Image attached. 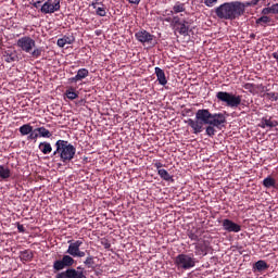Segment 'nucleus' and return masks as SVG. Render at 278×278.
<instances>
[{
  "mask_svg": "<svg viewBox=\"0 0 278 278\" xmlns=\"http://www.w3.org/2000/svg\"><path fill=\"white\" fill-rule=\"evenodd\" d=\"M135 38L141 45H148L149 47H155V45H157V38L155 37V35L149 33L143 28L135 33Z\"/></svg>",
  "mask_w": 278,
  "mask_h": 278,
  "instance_id": "7",
  "label": "nucleus"
},
{
  "mask_svg": "<svg viewBox=\"0 0 278 278\" xmlns=\"http://www.w3.org/2000/svg\"><path fill=\"white\" fill-rule=\"evenodd\" d=\"M271 14H278V3L271 5Z\"/></svg>",
  "mask_w": 278,
  "mask_h": 278,
  "instance_id": "43",
  "label": "nucleus"
},
{
  "mask_svg": "<svg viewBox=\"0 0 278 278\" xmlns=\"http://www.w3.org/2000/svg\"><path fill=\"white\" fill-rule=\"evenodd\" d=\"M17 230L20 231V233H25V226H23L22 224H18Z\"/></svg>",
  "mask_w": 278,
  "mask_h": 278,
  "instance_id": "44",
  "label": "nucleus"
},
{
  "mask_svg": "<svg viewBox=\"0 0 278 278\" xmlns=\"http://www.w3.org/2000/svg\"><path fill=\"white\" fill-rule=\"evenodd\" d=\"M154 73H155L156 79L161 86H166V84H168V80L166 79V73H164V70H162L160 67H155Z\"/></svg>",
  "mask_w": 278,
  "mask_h": 278,
  "instance_id": "15",
  "label": "nucleus"
},
{
  "mask_svg": "<svg viewBox=\"0 0 278 278\" xmlns=\"http://www.w3.org/2000/svg\"><path fill=\"white\" fill-rule=\"evenodd\" d=\"M88 75H90V72L87 68H80L76 74V78H78V81H81L83 79H86Z\"/></svg>",
  "mask_w": 278,
  "mask_h": 278,
  "instance_id": "29",
  "label": "nucleus"
},
{
  "mask_svg": "<svg viewBox=\"0 0 278 278\" xmlns=\"http://www.w3.org/2000/svg\"><path fill=\"white\" fill-rule=\"evenodd\" d=\"M268 268H270L268 263H266L264 260H261L253 264L252 270L253 273H264L265 270H268Z\"/></svg>",
  "mask_w": 278,
  "mask_h": 278,
  "instance_id": "14",
  "label": "nucleus"
},
{
  "mask_svg": "<svg viewBox=\"0 0 278 278\" xmlns=\"http://www.w3.org/2000/svg\"><path fill=\"white\" fill-rule=\"evenodd\" d=\"M271 55H273L274 60H276V62H277V64H278V53H277V52H274Z\"/></svg>",
  "mask_w": 278,
  "mask_h": 278,
  "instance_id": "49",
  "label": "nucleus"
},
{
  "mask_svg": "<svg viewBox=\"0 0 278 278\" xmlns=\"http://www.w3.org/2000/svg\"><path fill=\"white\" fill-rule=\"evenodd\" d=\"M85 266L87 268H93L94 267V256L88 255L86 260L84 261Z\"/></svg>",
  "mask_w": 278,
  "mask_h": 278,
  "instance_id": "31",
  "label": "nucleus"
},
{
  "mask_svg": "<svg viewBox=\"0 0 278 278\" xmlns=\"http://www.w3.org/2000/svg\"><path fill=\"white\" fill-rule=\"evenodd\" d=\"M187 236L193 242H199V238H201V229L192 227L187 231Z\"/></svg>",
  "mask_w": 278,
  "mask_h": 278,
  "instance_id": "18",
  "label": "nucleus"
},
{
  "mask_svg": "<svg viewBox=\"0 0 278 278\" xmlns=\"http://www.w3.org/2000/svg\"><path fill=\"white\" fill-rule=\"evenodd\" d=\"M173 12L175 14H179L181 12H186V4L181 2H176L175 5L173 7Z\"/></svg>",
  "mask_w": 278,
  "mask_h": 278,
  "instance_id": "30",
  "label": "nucleus"
},
{
  "mask_svg": "<svg viewBox=\"0 0 278 278\" xmlns=\"http://www.w3.org/2000/svg\"><path fill=\"white\" fill-rule=\"evenodd\" d=\"M16 47L24 53H31L36 47V40L29 36H24L16 41Z\"/></svg>",
  "mask_w": 278,
  "mask_h": 278,
  "instance_id": "8",
  "label": "nucleus"
},
{
  "mask_svg": "<svg viewBox=\"0 0 278 278\" xmlns=\"http://www.w3.org/2000/svg\"><path fill=\"white\" fill-rule=\"evenodd\" d=\"M76 270H83V269H81V266H78Z\"/></svg>",
  "mask_w": 278,
  "mask_h": 278,
  "instance_id": "52",
  "label": "nucleus"
},
{
  "mask_svg": "<svg viewBox=\"0 0 278 278\" xmlns=\"http://www.w3.org/2000/svg\"><path fill=\"white\" fill-rule=\"evenodd\" d=\"M260 127H262V129H266V127H277V122H273L270 117H263Z\"/></svg>",
  "mask_w": 278,
  "mask_h": 278,
  "instance_id": "24",
  "label": "nucleus"
},
{
  "mask_svg": "<svg viewBox=\"0 0 278 278\" xmlns=\"http://www.w3.org/2000/svg\"><path fill=\"white\" fill-rule=\"evenodd\" d=\"M10 177H12V172L10 170V167L0 165V180L7 181V179H10Z\"/></svg>",
  "mask_w": 278,
  "mask_h": 278,
  "instance_id": "21",
  "label": "nucleus"
},
{
  "mask_svg": "<svg viewBox=\"0 0 278 278\" xmlns=\"http://www.w3.org/2000/svg\"><path fill=\"white\" fill-rule=\"evenodd\" d=\"M265 97L269 99V101H278V93L275 92H267Z\"/></svg>",
  "mask_w": 278,
  "mask_h": 278,
  "instance_id": "35",
  "label": "nucleus"
},
{
  "mask_svg": "<svg viewBox=\"0 0 278 278\" xmlns=\"http://www.w3.org/2000/svg\"><path fill=\"white\" fill-rule=\"evenodd\" d=\"M60 2H55L52 0H47L40 8V12L42 14H55V12H60Z\"/></svg>",
  "mask_w": 278,
  "mask_h": 278,
  "instance_id": "10",
  "label": "nucleus"
},
{
  "mask_svg": "<svg viewBox=\"0 0 278 278\" xmlns=\"http://www.w3.org/2000/svg\"><path fill=\"white\" fill-rule=\"evenodd\" d=\"M175 266L180 270H190L197 266V258L194 254H178L174 260Z\"/></svg>",
  "mask_w": 278,
  "mask_h": 278,
  "instance_id": "6",
  "label": "nucleus"
},
{
  "mask_svg": "<svg viewBox=\"0 0 278 278\" xmlns=\"http://www.w3.org/2000/svg\"><path fill=\"white\" fill-rule=\"evenodd\" d=\"M35 131H38L40 138H51V136H53V134H51V131L43 126L36 128Z\"/></svg>",
  "mask_w": 278,
  "mask_h": 278,
  "instance_id": "28",
  "label": "nucleus"
},
{
  "mask_svg": "<svg viewBox=\"0 0 278 278\" xmlns=\"http://www.w3.org/2000/svg\"><path fill=\"white\" fill-rule=\"evenodd\" d=\"M129 3H132L134 5H138L140 3V0H128Z\"/></svg>",
  "mask_w": 278,
  "mask_h": 278,
  "instance_id": "47",
  "label": "nucleus"
},
{
  "mask_svg": "<svg viewBox=\"0 0 278 278\" xmlns=\"http://www.w3.org/2000/svg\"><path fill=\"white\" fill-rule=\"evenodd\" d=\"M34 131V126H30L29 124H24L20 127V134L22 136H29Z\"/></svg>",
  "mask_w": 278,
  "mask_h": 278,
  "instance_id": "27",
  "label": "nucleus"
},
{
  "mask_svg": "<svg viewBox=\"0 0 278 278\" xmlns=\"http://www.w3.org/2000/svg\"><path fill=\"white\" fill-rule=\"evenodd\" d=\"M73 257H86V252L79 250L73 255Z\"/></svg>",
  "mask_w": 278,
  "mask_h": 278,
  "instance_id": "41",
  "label": "nucleus"
},
{
  "mask_svg": "<svg viewBox=\"0 0 278 278\" xmlns=\"http://www.w3.org/2000/svg\"><path fill=\"white\" fill-rule=\"evenodd\" d=\"M74 265L75 258L68 254H64L62 258L54 261L52 265L53 270L59 273L55 275V278H88L83 270L73 268ZM64 268H66V270H64ZM60 270L63 271L60 273Z\"/></svg>",
  "mask_w": 278,
  "mask_h": 278,
  "instance_id": "2",
  "label": "nucleus"
},
{
  "mask_svg": "<svg viewBox=\"0 0 278 278\" xmlns=\"http://www.w3.org/2000/svg\"><path fill=\"white\" fill-rule=\"evenodd\" d=\"M67 243L70 245L66 250V253L72 257H74V255H76V253L79 251V248L84 244V240H77V241L70 240L67 241Z\"/></svg>",
  "mask_w": 278,
  "mask_h": 278,
  "instance_id": "12",
  "label": "nucleus"
},
{
  "mask_svg": "<svg viewBox=\"0 0 278 278\" xmlns=\"http://www.w3.org/2000/svg\"><path fill=\"white\" fill-rule=\"evenodd\" d=\"M263 186L264 188H274L275 190H278V182L273 178V176L264 178Z\"/></svg>",
  "mask_w": 278,
  "mask_h": 278,
  "instance_id": "20",
  "label": "nucleus"
},
{
  "mask_svg": "<svg viewBox=\"0 0 278 278\" xmlns=\"http://www.w3.org/2000/svg\"><path fill=\"white\" fill-rule=\"evenodd\" d=\"M203 3L206 8H214L215 3H218V0H203Z\"/></svg>",
  "mask_w": 278,
  "mask_h": 278,
  "instance_id": "37",
  "label": "nucleus"
},
{
  "mask_svg": "<svg viewBox=\"0 0 278 278\" xmlns=\"http://www.w3.org/2000/svg\"><path fill=\"white\" fill-rule=\"evenodd\" d=\"M216 99L222 103H226L227 108H240V105H244L242 102V96H237L227 91H219L216 93Z\"/></svg>",
  "mask_w": 278,
  "mask_h": 278,
  "instance_id": "5",
  "label": "nucleus"
},
{
  "mask_svg": "<svg viewBox=\"0 0 278 278\" xmlns=\"http://www.w3.org/2000/svg\"><path fill=\"white\" fill-rule=\"evenodd\" d=\"M268 23H270L268 15H263L256 20V25H268Z\"/></svg>",
  "mask_w": 278,
  "mask_h": 278,
  "instance_id": "32",
  "label": "nucleus"
},
{
  "mask_svg": "<svg viewBox=\"0 0 278 278\" xmlns=\"http://www.w3.org/2000/svg\"><path fill=\"white\" fill-rule=\"evenodd\" d=\"M39 151H41V153H43V155H49V153H51V151H53V148L51 147V143L43 141L39 143Z\"/></svg>",
  "mask_w": 278,
  "mask_h": 278,
  "instance_id": "22",
  "label": "nucleus"
},
{
  "mask_svg": "<svg viewBox=\"0 0 278 278\" xmlns=\"http://www.w3.org/2000/svg\"><path fill=\"white\" fill-rule=\"evenodd\" d=\"M222 227L224 231H227L228 233H240L242 231V226L239 224H236L231 219H224L222 220Z\"/></svg>",
  "mask_w": 278,
  "mask_h": 278,
  "instance_id": "11",
  "label": "nucleus"
},
{
  "mask_svg": "<svg viewBox=\"0 0 278 278\" xmlns=\"http://www.w3.org/2000/svg\"><path fill=\"white\" fill-rule=\"evenodd\" d=\"M223 114H224V116H225V114H227V112H224Z\"/></svg>",
  "mask_w": 278,
  "mask_h": 278,
  "instance_id": "53",
  "label": "nucleus"
},
{
  "mask_svg": "<svg viewBox=\"0 0 278 278\" xmlns=\"http://www.w3.org/2000/svg\"><path fill=\"white\" fill-rule=\"evenodd\" d=\"M96 14L98 16H105L108 12L105 11V7H99L96 9Z\"/></svg>",
  "mask_w": 278,
  "mask_h": 278,
  "instance_id": "34",
  "label": "nucleus"
},
{
  "mask_svg": "<svg viewBox=\"0 0 278 278\" xmlns=\"http://www.w3.org/2000/svg\"><path fill=\"white\" fill-rule=\"evenodd\" d=\"M164 12L166 16H173L175 14L173 10H165Z\"/></svg>",
  "mask_w": 278,
  "mask_h": 278,
  "instance_id": "46",
  "label": "nucleus"
},
{
  "mask_svg": "<svg viewBox=\"0 0 278 278\" xmlns=\"http://www.w3.org/2000/svg\"><path fill=\"white\" fill-rule=\"evenodd\" d=\"M55 151L52 153L53 156L58 155L63 164H71L77 153V148L67 140L59 139L55 144Z\"/></svg>",
  "mask_w": 278,
  "mask_h": 278,
  "instance_id": "3",
  "label": "nucleus"
},
{
  "mask_svg": "<svg viewBox=\"0 0 278 278\" xmlns=\"http://www.w3.org/2000/svg\"><path fill=\"white\" fill-rule=\"evenodd\" d=\"M244 90H249V92H253L255 90V85L248 83L245 85H243Z\"/></svg>",
  "mask_w": 278,
  "mask_h": 278,
  "instance_id": "38",
  "label": "nucleus"
},
{
  "mask_svg": "<svg viewBox=\"0 0 278 278\" xmlns=\"http://www.w3.org/2000/svg\"><path fill=\"white\" fill-rule=\"evenodd\" d=\"M186 123L193 129V134H201L203 126L208 125L206 127V136L214 138L216 136V128L223 129L227 125V116L223 113H211L207 109H200L195 113V121L189 118Z\"/></svg>",
  "mask_w": 278,
  "mask_h": 278,
  "instance_id": "1",
  "label": "nucleus"
},
{
  "mask_svg": "<svg viewBox=\"0 0 278 278\" xmlns=\"http://www.w3.org/2000/svg\"><path fill=\"white\" fill-rule=\"evenodd\" d=\"M166 23H170V17L165 18Z\"/></svg>",
  "mask_w": 278,
  "mask_h": 278,
  "instance_id": "51",
  "label": "nucleus"
},
{
  "mask_svg": "<svg viewBox=\"0 0 278 278\" xmlns=\"http://www.w3.org/2000/svg\"><path fill=\"white\" fill-rule=\"evenodd\" d=\"M182 22H184V20H181L179 16H174L172 18V25H174V28L181 25Z\"/></svg>",
  "mask_w": 278,
  "mask_h": 278,
  "instance_id": "33",
  "label": "nucleus"
},
{
  "mask_svg": "<svg viewBox=\"0 0 278 278\" xmlns=\"http://www.w3.org/2000/svg\"><path fill=\"white\" fill-rule=\"evenodd\" d=\"M21 260H23V262H31L34 260V252H31L30 250L22 251Z\"/></svg>",
  "mask_w": 278,
  "mask_h": 278,
  "instance_id": "26",
  "label": "nucleus"
},
{
  "mask_svg": "<svg viewBox=\"0 0 278 278\" xmlns=\"http://www.w3.org/2000/svg\"><path fill=\"white\" fill-rule=\"evenodd\" d=\"M215 14H216L217 18H222L224 21H232L230 3L225 2V3L220 4L219 7H217L215 9Z\"/></svg>",
  "mask_w": 278,
  "mask_h": 278,
  "instance_id": "9",
  "label": "nucleus"
},
{
  "mask_svg": "<svg viewBox=\"0 0 278 278\" xmlns=\"http://www.w3.org/2000/svg\"><path fill=\"white\" fill-rule=\"evenodd\" d=\"M38 136L40 135H38L36 130H33L31 132H29L27 140H38Z\"/></svg>",
  "mask_w": 278,
  "mask_h": 278,
  "instance_id": "39",
  "label": "nucleus"
},
{
  "mask_svg": "<svg viewBox=\"0 0 278 278\" xmlns=\"http://www.w3.org/2000/svg\"><path fill=\"white\" fill-rule=\"evenodd\" d=\"M157 175L163 179V181H170L172 184L175 182L173 175H170L166 169H159Z\"/></svg>",
  "mask_w": 278,
  "mask_h": 278,
  "instance_id": "23",
  "label": "nucleus"
},
{
  "mask_svg": "<svg viewBox=\"0 0 278 278\" xmlns=\"http://www.w3.org/2000/svg\"><path fill=\"white\" fill-rule=\"evenodd\" d=\"M65 97L70 99V101H75L79 97V92L75 91L74 87H70L65 91Z\"/></svg>",
  "mask_w": 278,
  "mask_h": 278,
  "instance_id": "25",
  "label": "nucleus"
},
{
  "mask_svg": "<svg viewBox=\"0 0 278 278\" xmlns=\"http://www.w3.org/2000/svg\"><path fill=\"white\" fill-rule=\"evenodd\" d=\"M230 3V14L232 21H236V18H240V16H243L244 12H247V8H253L260 3V0H251V1H232Z\"/></svg>",
  "mask_w": 278,
  "mask_h": 278,
  "instance_id": "4",
  "label": "nucleus"
},
{
  "mask_svg": "<svg viewBox=\"0 0 278 278\" xmlns=\"http://www.w3.org/2000/svg\"><path fill=\"white\" fill-rule=\"evenodd\" d=\"M77 81H79V78H77V75L72 77V78H70V83L71 84H77Z\"/></svg>",
  "mask_w": 278,
  "mask_h": 278,
  "instance_id": "45",
  "label": "nucleus"
},
{
  "mask_svg": "<svg viewBox=\"0 0 278 278\" xmlns=\"http://www.w3.org/2000/svg\"><path fill=\"white\" fill-rule=\"evenodd\" d=\"M30 55L33 58H40L42 55V49L36 48L34 51H30Z\"/></svg>",
  "mask_w": 278,
  "mask_h": 278,
  "instance_id": "36",
  "label": "nucleus"
},
{
  "mask_svg": "<svg viewBox=\"0 0 278 278\" xmlns=\"http://www.w3.org/2000/svg\"><path fill=\"white\" fill-rule=\"evenodd\" d=\"M180 36H188V31H190V23L188 21L182 20V22L175 28Z\"/></svg>",
  "mask_w": 278,
  "mask_h": 278,
  "instance_id": "17",
  "label": "nucleus"
},
{
  "mask_svg": "<svg viewBox=\"0 0 278 278\" xmlns=\"http://www.w3.org/2000/svg\"><path fill=\"white\" fill-rule=\"evenodd\" d=\"M262 14H263L264 16H267V14H273V8H271V7L264 8V9L262 10Z\"/></svg>",
  "mask_w": 278,
  "mask_h": 278,
  "instance_id": "40",
  "label": "nucleus"
},
{
  "mask_svg": "<svg viewBox=\"0 0 278 278\" xmlns=\"http://www.w3.org/2000/svg\"><path fill=\"white\" fill-rule=\"evenodd\" d=\"M250 38H251L252 40H255V34L252 33V34L250 35Z\"/></svg>",
  "mask_w": 278,
  "mask_h": 278,
  "instance_id": "50",
  "label": "nucleus"
},
{
  "mask_svg": "<svg viewBox=\"0 0 278 278\" xmlns=\"http://www.w3.org/2000/svg\"><path fill=\"white\" fill-rule=\"evenodd\" d=\"M207 249H208V245H207V242L205 241H200L198 243H195V255H202V256H205L207 255Z\"/></svg>",
  "mask_w": 278,
  "mask_h": 278,
  "instance_id": "16",
  "label": "nucleus"
},
{
  "mask_svg": "<svg viewBox=\"0 0 278 278\" xmlns=\"http://www.w3.org/2000/svg\"><path fill=\"white\" fill-rule=\"evenodd\" d=\"M40 1H36L33 3V5L38 10V8H40Z\"/></svg>",
  "mask_w": 278,
  "mask_h": 278,
  "instance_id": "48",
  "label": "nucleus"
},
{
  "mask_svg": "<svg viewBox=\"0 0 278 278\" xmlns=\"http://www.w3.org/2000/svg\"><path fill=\"white\" fill-rule=\"evenodd\" d=\"M3 58L4 62H8L9 64H11V62H18V54L16 51L7 50Z\"/></svg>",
  "mask_w": 278,
  "mask_h": 278,
  "instance_id": "19",
  "label": "nucleus"
},
{
  "mask_svg": "<svg viewBox=\"0 0 278 278\" xmlns=\"http://www.w3.org/2000/svg\"><path fill=\"white\" fill-rule=\"evenodd\" d=\"M163 166H164V164H162L161 162L154 163V168L157 169V173H159L160 170H164V169L162 168Z\"/></svg>",
  "mask_w": 278,
  "mask_h": 278,
  "instance_id": "42",
  "label": "nucleus"
},
{
  "mask_svg": "<svg viewBox=\"0 0 278 278\" xmlns=\"http://www.w3.org/2000/svg\"><path fill=\"white\" fill-rule=\"evenodd\" d=\"M75 42V37L73 35H65L62 38H59L56 41L58 47L64 49L66 45H73Z\"/></svg>",
  "mask_w": 278,
  "mask_h": 278,
  "instance_id": "13",
  "label": "nucleus"
}]
</instances>
